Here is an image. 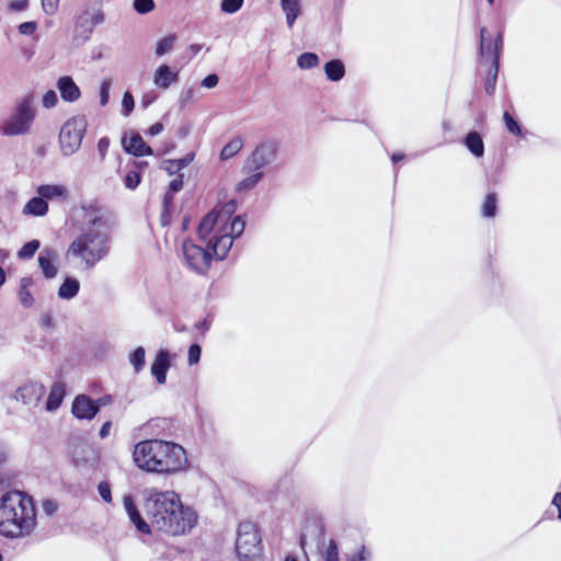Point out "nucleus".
<instances>
[{"label":"nucleus","mask_w":561,"mask_h":561,"mask_svg":"<svg viewBox=\"0 0 561 561\" xmlns=\"http://www.w3.org/2000/svg\"><path fill=\"white\" fill-rule=\"evenodd\" d=\"M145 507L151 527L172 536L190 531L197 522L196 513L184 507L174 491L148 490Z\"/></svg>","instance_id":"f257e3e1"},{"label":"nucleus","mask_w":561,"mask_h":561,"mask_svg":"<svg viewBox=\"0 0 561 561\" xmlns=\"http://www.w3.org/2000/svg\"><path fill=\"white\" fill-rule=\"evenodd\" d=\"M133 460L142 471L174 474L188 468L186 450L174 442L146 439L134 446Z\"/></svg>","instance_id":"f03ea898"},{"label":"nucleus","mask_w":561,"mask_h":561,"mask_svg":"<svg viewBox=\"0 0 561 561\" xmlns=\"http://www.w3.org/2000/svg\"><path fill=\"white\" fill-rule=\"evenodd\" d=\"M35 525L36 511L31 496L21 491H9L0 497V535L24 537Z\"/></svg>","instance_id":"7ed1b4c3"},{"label":"nucleus","mask_w":561,"mask_h":561,"mask_svg":"<svg viewBox=\"0 0 561 561\" xmlns=\"http://www.w3.org/2000/svg\"><path fill=\"white\" fill-rule=\"evenodd\" d=\"M77 237L70 245H105L116 228V219L94 206L82 207L77 215Z\"/></svg>","instance_id":"20e7f679"},{"label":"nucleus","mask_w":561,"mask_h":561,"mask_svg":"<svg viewBox=\"0 0 561 561\" xmlns=\"http://www.w3.org/2000/svg\"><path fill=\"white\" fill-rule=\"evenodd\" d=\"M36 117L32 95L22 98L12 113L0 125V134L7 137L23 136L30 133Z\"/></svg>","instance_id":"39448f33"},{"label":"nucleus","mask_w":561,"mask_h":561,"mask_svg":"<svg viewBox=\"0 0 561 561\" xmlns=\"http://www.w3.org/2000/svg\"><path fill=\"white\" fill-rule=\"evenodd\" d=\"M503 46L502 33H499L494 44L485 27L480 30V57L483 62H490L489 73L485 80L484 89L488 94H493L496 87L499 72L500 51Z\"/></svg>","instance_id":"423d86ee"},{"label":"nucleus","mask_w":561,"mask_h":561,"mask_svg":"<svg viewBox=\"0 0 561 561\" xmlns=\"http://www.w3.org/2000/svg\"><path fill=\"white\" fill-rule=\"evenodd\" d=\"M236 552L240 561H257L262 553L261 537L256 525L242 522L238 526Z\"/></svg>","instance_id":"0eeeda50"},{"label":"nucleus","mask_w":561,"mask_h":561,"mask_svg":"<svg viewBox=\"0 0 561 561\" xmlns=\"http://www.w3.org/2000/svg\"><path fill=\"white\" fill-rule=\"evenodd\" d=\"M87 126L83 116H73L64 123L59 133V147L64 157H70L80 149Z\"/></svg>","instance_id":"6e6552de"},{"label":"nucleus","mask_w":561,"mask_h":561,"mask_svg":"<svg viewBox=\"0 0 561 561\" xmlns=\"http://www.w3.org/2000/svg\"><path fill=\"white\" fill-rule=\"evenodd\" d=\"M230 248H182L186 265L194 272L204 274L214 260H224Z\"/></svg>","instance_id":"1a4fd4ad"},{"label":"nucleus","mask_w":561,"mask_h":561,"mask_svg":"<svg viewBox=\"0 0 561 561\" xmlns=\"http://www.w3.org/2000/svg\"><path fill=\"white\" fill-rule=\"evenodd\" d=\"M105 15L101 7H91L85 9L76 20L75 23V39L87 42L95 26L102 24Z\"/></svg>","instance_id":"9d476101"},{"label":"nucleus","mask_w":561,"mask_h":561,"mask_svg":"<svg viewBox=\"0 0 561 561\" xmlns=\"http://www.w3.org/2000/svg\"><path fill=\"white\" fill-rule=\"evenodd\" d=\"M107 255V248H68L66 257L76 267L88 270Z\"/></svg>","instance_id":"9b49d317"},{"label":"nucleus","mask_w":561,"mask_h":561,"mask_svg":"<svg viewBox=\"0 0 561 561\" xmlns=\"http://www.w3.org/2000/svg\"><path fill=\"white\" fill-rule=\"evenodd\" d=\"M278 144L267 139L262 141L252 152L247 161V168L257 171L272 163L277 156Z\"/></svg>","instance_id":"f8f14e48"},{"label":"nucleus","mask_w":561,"mask_h":561,"mask_svg":"<svg viewBox=\"0 0 561 561\" xmlns=\"http://www.w3.org/2000/svg\"><path fill=\"white\" fill-rule=\"evenodd\" d=\"M245 228V221L241 216H237L229 225H224L210 237L206 245H232L233 241L240 237Z\"/></svg>","instance_id":"ddd939ff"},{"label":"nucleus","mask_w":561,"mask_h":561,"mask_svg":"<svg viewBox=\"0 0 561 561\" xmlns=\"http://www.w3.org/2000/svg\"><path fill=\"white\" fill-rule=\"evenodd\" d=\"M45 394L46 388L44 385L30 381L15 390L14 399L24 405L36 408Z\"/></svg>","instance_id":"4468645a"},{"label":"nucleus","mask_w":561,"mask_h":561,"mask_svg":"<svg viewBox=\"0 0 561 561\" xmlns=\"http://www.w3.org/2000/svg\"><path fill=\"white\" fill-rule=\"evenodd\" d=\"M99 401L92 400L85 394H78L71 407V412L79 420H92L99 412Z\"/></svg>","instance_id":"2eb2a0df"},{"label":"nucleus","mask_w":561,"mask_h":561,"mask_svg":"<svg viewBox=\"0 0 561 561\" xmlns=\"http://www.w3.org/2000/svg\"><path fill=\"white\" fill-rule=\"evenodd\" d=\"M180 70L173 69L167 64L157 67L152 75V82L157 89L168 90L179 81Z\"/></svg>","instance_id":"dca6fc26"},{"label":"nucleus","mask_w":561,"mask_h":561,"mask_svg":"<svg viewBox=\"0 0 561 561\" xmlns=\"http://www.w3.org/2000/svg\"><path fill=\"white\" fill-rule=\"evenodd\" d=\"M170 367L171 358L169 352L167 350L158 351L150 370L159 385L165 383L167 373Z\"/></svg>","instance_id":"f3484780"},{"label":"nucleus","mask_w":561,"mask_h":561,"mask_svg":"<svg viewBox=\"0 0 561 561\" xmlns=\"http://www.w3.org/2000/svg\"><path fill=\"white\" fill-rule=\"evenodd\" d=\"M56 87L65 102L73 103L81 96V91L70 76H62L57 80Z\"/></svg>","instance_id":"a211bd4d"},{"label":"nucleus","mask_w":561,"mask_h":561,"mask_svg":"<svg viewBox=\"0 0 561 561\" xmlns=\"http://www.w3.org/2000/svg\"><path fill=\"white\" fill-rule=\"evenodd\" d=\"M123 146L128 153L135 157L153 154L151 147L148 146L142 139V137L137 133L131 134L129 138L125 137L123 139Z\"/></svg>","instance_id":"6ab92c4d"},{"label":"nucleus","mask_w":561,"mask_h":561,"mask_svg":"<svg viewBox=\"0 0 561 561\" xmlns=\"http://www.w3.org/2000/svg\"><path fill=\"white\" fill-rule=\"evenodd\" d=\"M36 194H38L44 201H67L69 197V191L61 184H42L36 187Z\"/></svg>","instance_id":"aec40b11"},{"label":"nucleus","mask_w":561,"mask_h":561,"mask_svg":"<svg viewBox=\"0 0 561 561\" xmlns=\"http://www.w3.org/2000/svg\"><path fill=\"white\" fill-rule=\"evenodd\" d=\"M123 503L130 522L142 534H149L150 525L141 517L134 499L130 495H125Z\"/></svg>","instance_id":"412c9836"},{"label":"nucleus","mask_w":561,"mask_h":561,"mask_svg":"<svg viewBox=\"0 0 561 561\" xmlns=\"http://www.w3.org/2000/svg\"><path fill=\"white\" fill-rule=\"evenodd\" d=\"M35 286V282L32 277H22L19 282L18 299L23 308H32L35 304V298L32 293V288Z\"/></svg>","instance_id":"4be33fe9"},{"label":"nucleus","mask_w":561,"mask_h":561,"mask_svg":"<svg viewBox=\"0 0 561 561\" xmlns=\"http://www.w3.org/2000/svg\"><path fill=\"white\" fill-rule=\"evenodd\" d=\"M49 210L48 203L38 194L26 202L23 206L22 214L24 216L44 217Z\"/></svg>","instance_id":"5701e85b"},{"label":"nucleus","mask_w":561,"mask_h":561,"mask_svg":"<svg viewBox=\"0 0 561 561\" xmlns=\"http://www.w3.org/2000/svg\"><path fill=\"white\" fill-rule=\"evenodd\" d=\"M56 261L55 253L49 249H46L38 255V265L46 278H54L57 275Z\"/></svg>","instance_id":"b1692460"},{"label":"nucleus","mask_w":561,"mask_h":561,"mask_svg":"<svg viewBox=\"0 0 561 561\" xmlns=\"http://www.w3.org/2000/svg\"><path fill=\"white\" fill-rule=\"evenodd\" d=\"M279 2L286 16V24L291 28L302 13L301 0H279Z\"/></svg>","instance_id":"393cba45"},{"label":"nucleus","mask_w":561,"mask_h":561,"mask_svg":"<svg viewBox=\"0 0 561 561\" xmlns=\"http://www.w3.org/2000/svg\"><path fill=\"white\" fill-rule=\"evenodd\" d=\"M218 221H220L218 208H214L202 218L198 225V234L202 240H206L210 236Z\"/></svg>","instance_id":"a878e982"},{"label":"nucleus","mask_w":561,"mask_h":561,"mask_svg":"<svg viewBox=\"0 0 561 561\" xmlns=\"http://www.w3.org/2000/svg\"><path fill=\"white\" fill-rule=\"evenodd\" d=\"M463 144L466 148L476 157L481 158L484 154V142L481 135L478 131H469Z\"/></svg>","instance_id":"bb28decb"},{"label":"nucleus","mask_w":561,"mask_h":561,"mask_svg":"<svg viewBox=\"0 0 561 561\" xmlns=\"http://www.w3.org/2000/svg\"><path fill=\"white\" fill-rule=\"evenodd\" d=\"M65 393H66V390H65L64 383H61L59 381L54 382L50 388L47 401H46V410L50 411V412L56 411L60 407V404L64 400Z\"/></svg>","instance_id":"cd10ccee"},{"label":"nucleus","mask_w":561,"mask_h":561,"mask_svg":"<svg viewBox=\"0 0 561 561\" xmlns=\"http://www.w3.org/2000/svg\"><path fill=\"white\" fill-rule=\"evenodd\" d=\"M80 289V283L75 277H67L58 289V297L60 299H72L76 297Z\"/></svg>","instance_id":"c85d7f7f"},{"label":"nucleus","mask_w":561,"mask_h":561,"mask_svg":"<svg viewBox=\"0 0 561 561\" xmlns=\"http://www.w3.org/2000/svg\"><path fill=\"white\" fill-rule=\"evenodd\" d=\"M324 72L329 80L339 81L345 75V67L340 59H332L324 65Z\"/></svg>","instance_id":"c756f323"},{"label":"nucleus","mask_w":561,"mask_h":561,"mask_svg":"<svg viewBox=\"0 0 561 561\" xmlns=\"http://www.w3.org/2000/svg\"><path fill=\"white\" fill-rule=\"evenodd\" d=\"M176 38L178 37L175 34H170V35H167V36L162 37L161 39H159L156 45V50H154L156 56L162 57L165 54L170 53L174 47Z\"/></svg>","instance_id":"7c9ffc66"},{"label":"nucleus","mask_w":561,"mask_h":561,"mask_svg":"<svg viewBox=\"0 0 561 561\" xmlns=\"http://www.w3.org/2000/svg\"><path fill=\"white\" fill-rule=\"evenodd\" d=\"M243 147V140L240 137L231 139L224 146L220 152V159L227 160L236 156Z\"/></svg>","instance_id":"2f4dec72"},{"label":"nucleus","mask_w":561,"mask_h":561,"mask_svg":"<svg viewBox=\"0 0 561 561\" xmlns=\"http://www.w3.org/2000/svg\"><path fill=\"white\" fill-rule=\"evenodd\" d=\"M262 178H263V172H261L260 170L254 171V173H252L248 178L240 181L237 184L236 188L239 192L251 191L257 185V183L262 180Z\"/></svg>","instance_id":"473e14b6"},{"label":"nucleus","mask_w":561,"mask_h":561,"mask_svg":"<svg viewBox=\"0 0 561 561\" xmlns=\"http://www.w3.org/2000/svg\"><path fill=\"white\" fill-rule=\"evenodd\" d=\"M146 351L142 346H138L130 355L129 363L133 365L136 374L140 373L146 364Z\"/></svg>","instance_id":"72a5a7b5"},{"label":"nucleus","mask_w":561,"mask_h":561,"mask_svg":"<svg viewBox=\"0 0 561 561\" xmlns=\"http://www.w3.org/2000/svg\"><path fill=\"white\" fill-rule=\"evenodd\" d=\"M193 159H194V154L193 153H188V154H186L185 157H183L181 159L165 161V163L168 164L165 170L170 174H173V173H175V172L186 168L193 161Z\"/></svg>","instance_id":"f704fd0d"},{"label":"nucleus","mask_w":561,"mask_h":561,"mask_svg":"<svg viewBox=\"0 0 561 561\" xmlns=\"http://www.w3.org/2000/svg\"><path fill=\"white\" fill-rule=\"evenodd\" d=\"M174 195H175V193H172L169 191H167V193L164 194L162 213H161V224L163 226H165L170 220Z\"/></svg>","instance_id":"c9c22d12"},{"label":"nucleus","mask_w":561,"mask_h":561,"mask_svg":"<svg viewBox=\"0 0 561 561\" xmlns=\"http://www.w3.org/2000/svg\"><path fill=\"white\" fill-rule=\"evenodd\" d=\"M496 203V195L494 193H489L482 204V215L488 218L494 217L497 208Z\"/></svg>","instance_id":"e433bc0d"},{"label":"nucleus","mask_w":561,"mask_h":561,"mask_svg":"<svg viewBox=\"0 0 561 561\" xmlns=\"http://www.w3.org/2000/svg\"><path fill=\"white\" fill-rule=\"evenodd\" d=\"M215 208H218L219 220L225 221L228 220L236 213L237 202L236 199H229L224 204L217 205Z\"/></svg>","instance_id":"4c0bfd02"},{"label":"nucleus","mask_w":561,"mask_h":561,"mask_svg":"<svg viewBox=\"0 0 561 561\" xmlns=\"http://www.w3.org/2000/svg\"><path fill=\"white\" fill-rule=\"evenodd\" d=\"M319 64V57L314 53H304L297 59V65L301 69H312Z\"/></svg>","instance_id":"58836bf2"},{"label":"nucleus","mask_w":561,"mask_h":561,"mask_svg":"<svg viewBox=\"0 0 561 561\" xmlns=\"http://www.w3.org/2000/svg\"><path fill=\"white\" fill-rule=\"evenodd\" d=\"M324 561H339V549L336 542L331 539L324 550H320Z\"/></svg>","instance_id":"ea45409f"},{"label":"nucleus","mask_w":561,"mask_h":561,"mask_svg":"<svg viewBox=\"0 0 561 561\" xmlns=\"http://www.w3.org/2000/svg\"><path fill=\"white\" fill-rule=\"evenodd\" d=\"M503 121H504L506 129L511 134H513L514 136H520L522 135V127H520V125L518 124V122L508 112H504Z\"/></svg>","instance_id":"a19ab883"},{"label":"nucleus","mask_w":561,"mask_h":561,"mask_svg":"<svg viewBox=\"0 0 561 561\" xmlns=\"http://www.w3.org/2000/svg\"><path fill=\"white\" fill-rule=\"evenodd\" d=\"M134 10L139 14H147L154 10V0H134Z\"/></svg>","instance_id":"79ce46f5"},{"label":"nucleus","mask_w":561,"mask_h":561,"mask_svg":"<svg viewBox=\"0 0 561 561\" xmlns=\"http://www.w3.org/2000/svg\"><path fill=\"white\" fill-rule=\"evenodd\" d=\"M244 0H222L220 9L222 12L233 14L242 8Z\"/></svg>","instance_id":"37998d69"},{"label":"nucleus","mask_w":561,"mask_h":561,"mask_svg":"<svg viewBox=\"0 0 561 561\" xmlns=\"http://www.w3.org/2000/svg\"><path fill=\"white\" fill-rule=\"evenodd\" d=\"M141 181L139 172L131 170L124 178V184L129 190H135Z\"/></svg>","instance_id":"c03bdc74"},{"label":"nucleus","mask_w":561,"mask_h":561,"mask_svg":"<svg viewBox=\"0 0 561 561\" xmlns=\"http://www.w3.org/2000/svg\"><path fill=\"white\" fill-rule=\"evenodd\" d=\"M134 106H135V101H134V96L133 94L129 92V91H126L123 95V100H122V113L124 116H128L133 110H134Z\"/></svg>","instance_id":"a18cd8bd"},{"label":"nucleus","mask_w":561,"mask_h":561,"mask_svg":"<svg viewBox=\"0 0 561 561\" xmlns=\"http://www.w3.org/2000/svg\"><path fill=\"white\" fill-rule=\"evenodd\" d=\"M111 80L104 79L100 85V104L105 106L110 100Z\"/></svg>","instance_id":"49530a36"},{"label":"nucleus","mask_w":561,"mask_h":561,"mask_svg":"<svg viewBox=\"0 0 561 561\" xmlns=\"http://www.w3.org/2000/svg\"><path fill=\"white\" fill-rule=\"evenodd\" d=\"M42 103L45 108L55 107L58 103L57 93L54 90L46 91L43 95Z\"/></svg>","instance_id":"de8ad7c7"},{"label":"nucleus","mask_w":561,"mask_h":561,"mask_svg":"<svg viewBox=\"0 0 561 561\" xmlns=\"http://www.w3.org/2000/svg\"><path fill=\"white\" fill-rule=\"evenodd\" d=\"M41 2L44 13L54 15L58 11L60 0H41Z\"/></svg>","instance_id":"09e8293b"},{"label":"nucleus","mask_w":561,"mask_h":561,"mask_svg":"<svg viewBox=\"0 0 561 561\" xmlns=\"http://www.w3.org/2000/svg\"><path fill=\"white\" fill-rule=\"evenodd\" d=\"M98 491H99V494L100 496L102 497V500L106 503H111L112 502V492H111V486H110V483L107 481H102L99 483L98 485Z\"/></svg>","instance_id":"8fccbe9b"},{"label":"nucleus","mask_w":561,"mask_h":561,"mask_svg":"<svg viewBox=\"0 0 561 561\" xmlns=\"http://www.w3.org/2000/svg\"><path fill=\"white\" fill-rule=\"evenodd\" d=\"M201 346L197 344H192L188 348V364L196 365L201 359Z\"/></svg>","instance_id":"3c124183"},{"label":"nucleus","mask_w":561,"mask_h":561,"mask_svg":"<svg viewBox=\"0 0 561 561\" xmlns=\"http://www.w3.org/2000/svg\"><path fill=\"white\" fill-rule=\"evenodd\" d=\"M37 30V23L35 21H28L19 25V33L22 35H33Z\"/></svg>","instance_id":"603ef678"},{"label":"nucleus","mask_w":561,"mask_h":561,"mask_svg":"<svg viewBox=\"0 0 561 561\" xmlns=\"http://www.w3.org/2000/svg\"><path fill=\"white\" fill-rule=\"evenodd\" d=\"M218 82H219V77L215 73H210L202 80L201 84H202V87H204L206 89H213L218 84Z\"/></svg>","instance_id":"864d4df0"},{"label":"nucleus","mask_w":561,"mask_h":561,"mask_svg":"<svg viewBox=\"0 0 561 561\" xmlns=\"http://www.w3.org/2000/svg\"><path fill=\"white\" fill-rule=\"evenodd\" d=\"M108 147H110V139L107 137H102L99 139L98 151H99L102 160H104V158L106 157Z\"/></svg>","instance_id":"5fc2aeb1"},{"label":"nucleus","mask_w":561,"mask_h":561,"mask_svg":"<svg viewBox=\"0 0 561 561\" xmlns=\"http://www.w3.org/2000/svg\"><path fill=\"white\" fill-rule=\"evenodd\" d=\"M28 7V0H13L9 3V9L14 12H21Z\"/></svg>","instance_id":"6e6d98bb"},{"label":"nucleus","mask_w":561,"mask_h":561,"mask_svg":"<svg viewBox=\"0 0 561 561\" xmlns=\"http://www.w3.org/2000/svg\"><path fill=\"white\" fill-rule=\"evenodd\" d=\"M57 503L53 500H46L43 503V511L49 516L54 515L57 512Z\"/></svg>","instance_id":"4d7b16f0"},{"label":"nucleus","mask_w":561,"mask_h":561,"mask_svg":"<svg viewBox=\"0 0 561 561\" xmlns=\"http://www.w3.org/2000/svg\"><path fill=\"white\" fill-rule=\"evenodd\" d=\"M182 187H183L182 176H178L170 182L168 191L176 194L179 191L182 190Z\"/></svg>","instance_id":"13d9d810"},{"label":"nucleus","mask_w":561,"mask_h":561,"mask_svg":"<svg viewBox=\"0 0 561 561\" xmlns=\"http://www.w3.org/2000/svg\"><path fill=\"white\" fill-rule=\"evenodd\" d=\"M157 100V95L153 92L146 93L141 98V105L147 108Z\"/></svg>","instance_id":"bf43d9fd"},{"label":"nucleus","mask_w":561,"mask_h":561,"mask_svg":"<svg viewBox=\"0 0 561 561\" xmlns=\"http://www.w3.org/2000/svg\"><path fill=\"white\" fill-rule=\"evenodd\" d=\"M193 96H194V90L187 89V90H184L181 92L180 101H181V103L186 104L193 100Z\"/></svg>","instance_id":"052dcab7"},{"label":"nucleus","mask_w":561,"mask_h":561,"mask_svg":"<svg viewBox=\"0 0 561 561\" xmlns=\"http://www.w3.org/2000/svg\"><path fill=\"white\" fill-rule=\"evenodd\" d=\"M38 248H21V250L19 251V256L21 259H30L35 254V251Z\"/></svg>","instance_id":"680f3d73"},{"label":"nucleus","mask_w":561,"mask_h":561,"mask_svg":"<svg viewBox=\"0 0 561 561\" xmlns=\"http://www.w3.org/2000/svg\"><path fill=\"white\" fill-rule=\"evenodd\" d=\"M41 325L45 327V328H51L54 325V319H53L51 314L44 313L41 317Z\"/></svg>","instance_id":"e2e57ef3"},{"label":"nucleus","mask_w":561,"mask_h":561,"mask_svg":"<svg viewBox=\"0 0 561 561\" xmlns=\"http://www.w3.org/2000/svg\"><path fill=\"white\" fill-rule=\"evenodd\" d=\"M163 130V125L161 123H154L153 125L150 126V128L148 129V134L150 136H157L159 135L161 131Z\"/></svg>","instance_id":"0e129e2a"},{"label":"nucleus","mask_w":561,"mask_h":561,"mask_svg":"<svg viewBox=\"0 0 561 561\" xmlns=\"http://www.w3.org/2000/svg\"><path fill=\"white\" fill-rule=\"evenodd\" d=\"M111 427H112V423L110 421H106L100 430V433H99L100 437L105 438L110 434Z\"/></svg>","instance_id":"69168bd1"},{"label":"nucleus","mask_w":561,"mask_h":561,"mask_svg":"<svg viewBox=\"0 0 561 561\" xmlns=\"http://www.w3.org/2000/svg\"><path fill=\"white\" fill-rule=\"evenodd\" d=\"M367 559L365 547L362 548L358 554L352 556L350 561H365Z\"/></svg>","instance_id":"338daca9"},{"label":"nucleus","mask_w":561,"mask_h":561,"mask_svg":"<svg viewBox=\"0 0 561 561\" xmlns=\"http://www.w3.org/2000/svg\"><path fill=\"white\" fill-rule=\"evenodd\" d=\"M552 504L558 508V511L561 508V492L554 494Z\"/></svg>","instance_id":"774afa93"}]
</instances>
